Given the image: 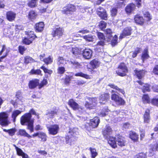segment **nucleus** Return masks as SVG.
Masks as SVG:
<instances>
[{"mask_svg": "<svg viewBox=\"0 0 158 158\" xmlns=\"http://www.w3.org/2000/svg\"><path fill=\"white\" fill-rule=\"evenodd\" d=\"M108 86H110L111 88L117 90L119 92L123 94H125V91L123 89L119 88L117 86L114 84L108 85Z\"/></svg>", "mask_w": 158, "mask_h": 158, "instance_id": "obj_33", "label": "nucleus"}, {"mask_svg": "<svg viewBox=\"0 0 158 158\" xmlns=\"http://www.w3.org/2000/svg\"><path fill=\"white\" fill-rule=\"evenodd\" d=\"M83 38L86 41L89 42H92L93 41L94 39V36L90 35H88L83 36Z\"/></svg>", "mask_w": 158, "mask_h": 158, "instance_id": "obj_44", "label": "nucleus"}, {"mask_svg": "<svg viewBox=\"0 0 158 158\" xmlns=\"http://www.w3.org/2000/svg\"><path fill=\"white\" fill-rule=\"evenodd\" d=\"M21 113V112L19 110H16L13 112L12 117L13 119L14 122H15L16 117Z\"/></svg>", "mask_w": 158, "mask_h": 158, "instance_id": "obj_47", "label": "nucleus"}, {"mask_svg": "<svg viewBox=\"0 0 158 158\" xmlns=\"http://www.w3.org/2000/svg\"><path fill=\"white\" fill-rule=\"evenodd\" d=\"M14 146L15 147L17 154L18 155L21 156L23 154L24 152H23L22 150L21 149L19 148L15 145H14Z\"/></svg>", "mask_w": 158, "mask_h": 158, "instance_id": "obj_57", "label": "nucleus"}, {"mask_svg": "<svg viewBox=\"0 0 158 158\" xmlns=\"http://www.w3.org/2000/svg\"><path fill=\"white\" fill-rule=\"evenodd\" d=\"M71 52L75 56L77 55L80 53V50L77 47L72 48Z\"/></svg>", "mask_w": 158, "mask_h": 158, "instance_id": "obj_46", "label": "nucleus"}, {"mask_svg": "<svg viewBox=\"0 0 158 158\" xmlns=\"http://www.w3.org/2000/svg\"><path fill=\"white\" fill-rule=\"evenodd\" d=\"M142 101L144 104L149 103L150 102V100L148 95L144 94L142 96Z\"/></svg>", "mask_w": 158, "mask_h": 158, "instance_id": "obj_34", "label": "nucleus"}, {"mask_svg": "<svg viewBox=\"0 0 158 158\" xmlns=\"http://www.w3.org/2000/svg\"><path fill=\"white\" fill-rule=\"evenodd\" d=\"M68 104L74 110H78L80 111L83 109V107L79 106L73 99H71L69 101Z\"/></svg>", "mask_w": 158, "mask_h": 158, "instance_id": "obj_10", "label": "nucleus"}, {"mask_svg": "<svg viewBox=\"0 0 158 158\" xmlns=\"http://www.w3.org/2000/svg\"><path fill=\"white\" fill-rule=\"evenodd\" d=\"M134 19L135 23L141 26L143 25L145 22L143 17L138 15L135 16Z\"/></svg>", "mask_w": 158, "mask_h": 158, "instance_id": "obj_12", "label": "nucleus"}, {"mask_svg": "<svg viewBox=\"0 0 158 158\" xmlns=\"http://www.w3.org/2000/svg\"><path fill=\"white\" fill-rule=\"evenodd\" d=\"M9 115L5 112L0 113V124L2 126H7L10 122L8 120Z\"/></svg>", "mask_w": 158, "mask_h": 158, "instance_id": "obj_1", "label": "nucleus"}, {"mask_svg": "<svg viewBox=\"0 0 158 158\" xmlns=\"http://www.w3.org/2000/svg\"><path fill=\"white\" fill-rule=\"evenodd\" d=\"M6 15L8 20L12 22L14 20L16 17V14L11 11H9L6 13Z\"/></svg>", "mask_w": 158, "mask_h": 158, "instance_id": "obj_19", "label": "nucleus"}, {"mask_svg": "<svg viewBox=\"0 0 158 158\" xmlns=\"http://www.w3.org/2000/svg\"><path fill=\"white\" fill-rule=\"evenodd\" d=\"M35 62V60L29 56H27L24 57V63L26 64L33 63Z\"/></svg>", "mask_w": 158, "mask_h": 158, "instance_id": "obj_38", "label": "nucleus"}, {"mask_svg": "<svg viewBox=\"0 0 158 158\" xmlns=\"http://www.w3.org/2000/svg\"><path fill=\"white\" fill-rule=\"evenodd\" d=\"M92 51L90 49H85L83 53V57L86 59H89L91 58Z\"/></svg>", "mask_w": 158, "mask_h": 158, "instance_id": "obj_13", "label": "nucleus"}, {"mask_svg": "<svg viewBox=\"0 0 158 158\" xmlns=\"http://www.w3.org/2000/svg\"><path fill=\"white\" fill-rule=\"evenodd\" d=\"M152 73L158 75V65H156L154 67Z\"/></svg>", "mask_w": 158, "mask_h": 158, "instance_id": "obj_64", "label": "nucleus"}, {"mask_svg": "<svg viewBox=\"0 0 158 158\" xmlns=\"http://www.w3.org/2000/svg\"><path fill=\"white\" fill-rule=\"evenodd\" d=\"M100 64V62L98 60L96 59L93 60L89 63V65L91 67H89V65L87 66L88 70L90 72H92L93 69L98 67Z\"/></svg>", "mask_w": 158, "mask_h": 158, "instance_id": "obj_9", "label": "nucleus"}, {"mask_svg": "<svg viewBox=\"0 0 158 158\" xmlns=\"http://www.w3.org/2000/svg\"><path fill=\"white\" fill-rule=\"evenodd\" d=\"M78 130L77 128H74L72 130H71L69 131V132L71 133V134L72 135L75 136L76 135H77L78 133Z\"/></svg>", "mask_w": 158, "mask_h": 158, "instance_id": "obj_59", "label": "nucleus"}, {"mask_svg": "<svg viewBox=\"0 0 158 158\" xmlns=\"http://www.w3.org/2000/svg\"><path fill=\"white\" fill-rule=\"evenodd\" d=\"M140 85L142 86L140 87V88L142 89L143 92H149L150 91V89L149 85L148 84H144L140 80L137 81Z\"/></svg>", "mask_w": 158, "mask_h": 158, "instance_id": "obj_14", "label": "nucleus"}, {"mask_svg": "<svg viewBox=\"0 0 158 158\" xmlns=\"http://www.w3.org/2000/svg\"><path fill=\"white\" fill-rule=\"evenodd\" d=\"M149 56L148 54V48H146L144 50L142 54L141 58L143 62L144 60L148 58Z\"/></svg>", "mask_w": 158, "mask_h": 158, "instance_id": "obj_30", "label": "nucleus"}, {"mask_svg": "<svg viewBox=\"0 0 158 158\" xmlns=\"http://www.w3.org/2000/svg\"><path fill=\"white\" fill-rule=\"evenodd\" d=\"M34 32L32 31L27 32V34L28 35V38H25L23 40V43L27 45H29L32 43L33 40L36 37V36L34 34Z\"/></svg>", "mask_w": 158, "mask_h": 158, "instance_id": "obj_5", "label": "nucleus"}, {"mask_svg": "<svg viewBox=\"0 0 158 158\" xmlns=\"http://www.w3.org/2000/svg\"><path fill=\"white\" fill-rule=\"evenodd\" d=\"M19 134L26 137L29 139L32 138V136L28 134L25 130L23 129H20L19 131Z\"/></svg>", "mask_w": 158, "mask_h": 158, "instance_id": "obj_31", "label": "nucleus"}, {"mask_svg": "<svg viewBox=\"0 0 158 158\" xmlns=\"http://www.w3.org/2000/svg\"><path fill=\"white\" fill-rule=\"evenodd\" d=\"M108 143L113 148H115L117 147L116 140L114 137L110 136L108 139Z\"/></svg>", "mask_w": 158, "mask_h": 158, "instance_id": "obj_21", "label": "nucleus"}, {"mask_svg": "<svg viewBox=\"0 0 158 158\" xmlns=\"http://www.w3.org/2000/svg\"><path fill=\"white\" fill-rule=\"evenodd\" d=\"M145 22L150 21L152 19V15L148 12H143Z\"/></svg>", "mask_w": 158, "mask_h": 158, "instance_id": "obj_27", "label": "nucleus"}, {"mask_svg": "<svg viewBox=\"0 0 158 158\" xmlns=\"http://www.w3.org/2000/svg\"><path fill=\"white\" fill-rule=\"evenodd\" d=\"M116 141L118 146L123 147L126 144V140L125 138L121 136L118 137Z\"/></svg>", "mask_w": 158, "mask_h": 158, "instance_id": "obj_20", "label": "nucleus"}, {"mask_svg": "<svg viewBox=\"0 0 158 158\" xmlns=\"http://www.w3.org/2000/svg\"><path fill=\"white\" fill-rule=\"evenodd\" d=\"M39 80L38 79H35L29 81V87L31 89H34L37 86L39 85Z\"/></svg>", "mask_w": 158, "mask_h": 158, "instance_id": "obj_18", "label": "nucleus"}, {"mask_svg": "<svg viewBox=\"0 0 158 158\" xmlns=\"http://www.w3.org/2000/svg\"><path fill=\"white\" fill-rule=\"evenodd\" d=\"M135 8V5L133 3H131L128 5L126 7L125 10L127 13H130L134 10Z\"/></svg>", "mask_w": 158, "mask_h": 158, "instance_id": "obj_26", "label": "nucleus"}, {"mask_svg": "<svg viewBox=\"0 0 158 158\" xmlns=\"http://www.w3.org/2000/svg\"><path fill=\"white\" fill-rule=\"evenodd\" d=\"M39 137L41 138L43 141H45L47 140V136L46 134L43 132H40L39 134Z\"/></svg>", "mask_w": 158, "mask_h": 158, "instance_id": "obj_52", "label": "nucleus"}, {"mask_svg": "<svg viewBox=\"0 0 158 158\" xmlns=\"http://www.w3.org/2000/svg\"><path fill=\"white\" fill-rule=\"evenodd\" d=\"M44 27V24L43 22H40L35 25V29L36 31L39 32L42 31Z\"/></svg>", "mask_w": 158, "mask_h": 158, "instance_id": "obj_28", "label": "nucleus"}, {"mask_svg": "<svg viewBox=\"0 0 158 158\" xmlns=\"http://www.w3.org/2000/svg\"><path fill=\"white\" fill-rule=\"evenodd\" d=\"M150 120L149 110L147 109L144 115V122L145 123H148L150 122Z\"/></svg>", "mask_w": 158, "mask_h": 158, "instance_id": "obj_29", "label": "nucleus"}, {"mask_svg": "<svg viewBox=\"0 0 158 158\" xmlns=\"http://www.w3.org/2000/svg\"><path fill=\"white\" fill-rule=\"evenodd\" d=\"M117 36L116 35H115L113 37V39L111 41V44L112 46H114L117 44Z\"/></svg>", "mask_w": 158, "mask_h": 158, "instance_id": "obj_61", "label": "nucleus"}, {"mask_svg": "<svg viewBox=\"0 0 158 158\" xmlns=\"http://www.w3.org/2000/svg\"><path fill=\"white\" fill-rule=\"evenodd\" d=\"M131 31V27H127L125 28L123 30L122 33L120 35L119 39H122L125 36L130 35Z\"/></svg>", "mask_w": 158, "mask_h": 158, "instance_id": "obj_17", "label": "nucleus"}, {"mask_svg": "<svg viewBox=\"0 0 158 158\" xmlns=\"http://www.w3.org/2000/svg\"><path fill=\"white\" fill-rule=\"evenodd\" d=\"M43 61L46 64H51L52 62V58L51 56H49L48 58L43 60Z\"/></svg>", "mask_w": 158, "mask_h": 158, "instance_id": "obj_49", "label": "nucleus"}, {"mask_svg": "<svg viewBox=\"0 0 158 158\" xmlns=\"http://www.w3.org/2000/svg\"><path fill=\"white\" fill-rule=\"evenodd\" d=\"M33 123L34 120H33L27 123V129L30 130L31 133L34 131Z\"/></svg>", "mask_w": 158, "mask_h": 158, "instance_id": "obj_43", "label": "nucleus"}, {"mask_svg": "<svg viewBox=\"0 0 158 158\" xmlns=\"http://www.w3.org/2000/svg\"><path fill=\"white\" fill-rule=\"evenodd\" d=\"M110 98L109 94H105L101 95L100 97L99 102L101 104H105L108 100Z\"/></svg>", "mask_w": 158, "mask_h": 158, "instance_id": "obj_16", "label": "nucleus"}, {"mask_svg": "<svg viewBox=\"0 0 158 158\" xmlns=\"http://www.w3.org/2000/svg\"><path fill=\"white\" fill-rule=\"evenodd\" d=\"M129 137L134 142L138 141L139 139V135L133 131H130L129 133Z\"/></svg>", "mask_w": 158, "mask_h": 158, "instance_id": "obj_24", "label": "nucleus"}, {"mask_svg": "<svg viewBox=\"0 0 158 158\" xmlns=\"http://www.w3.org/2000/svg\"><path fill=\"white\" fill-rule=\"evenodd\" d=\"M26 50V49L24 46H19V52L22 55L23 54L24 52Z\"/></svg>", "mask_w": 158, "mask_h": 158, "instance_id": "obj_63", "label": "nucleus"}, {"mask_svg": "<svg viewBox=\"0 0 158 158\" xmlns=\"http://www.w3.org/2000/svg\"><path fill=\"white\" fill-rule=\"evenodd\" d=\"M37 0H31L28 4V6L31 7H34L36 6Z\"/></svg>", "mask_w": 158, "mask_h": 158, "instance_id": "obj_45", "label": "nucleus"}, {"mask_svg": "<svg viewBox=\"0 0 158 158\" xmlns=\"http://www.w3.org/2000/svg\"><path fill=\"white\" fill-rule=\"evenodd\" d=\"M31 115L30 113H27L21 116L20 118V122L23 125H27V123L33 120L31 119Z\"/></svg>", "mask_w": 158, "mask_h": 158, "instance_id": "obj_4", "label": "nucleus"}, {"mask_svg": "<svg viewBox=\"0 0 158 158\" xmlns=\"http://www.w3.org/2000/svg\"><path fill=\"white\" fill-rule=\"evenodd\" d=\"M48 83L47 80L45 79H44L39 84V88L40 89L41 88L43 87L44 86L46 85Z\"/></svg>", "mask_w": 158, "mask_h": 158, "instance_id": "obj_55", "label": "nucleus"}, {"mask_svg": "<svg viewBox=\"0 0 158 158\" xmlns=\"http://www.w3.org/2000/svg\"><path fill=\"white\" fill-rule=\"evenodd\" d=\"M128 69L125 64L124 63H121L116 71L117 74L119 76L124 77L126 75Z\"/></svg>", "mask_w": 158, "mask_h": 158, "instance_id": "obj_3", "label": "nucleus"}, {"mask_svg": "<svg viewBox=\"0 0 158 158\" xmlns=\"http://www.w3.org/2000/svg\"><path fill=\"white\" fill-rule=\"evenodd\" d=\"M146 154L143 153H140L135 155L134 158H146Z\"/></svg>", "mask_w": 158, "mask_h": 158, "instance_id": "obj_53", "label": "nucleus"}, {"mask_svg": "<svg viewBox=\"0 0 158 158\" xmlns=\"http://www.w3.org/2000/svg\"><path fill=\"white\" fill-rule=\"evenodd\" d=\"M70 64H72L74 67L76 68H78L81 67L80 64L77 62L73 60L69 62Z\"/></svg>", "mask_w": 158, "mask_h": 158, "instance_id": "obj_50", "label": "nucleus"}, {"mask_svg": "<svg viewBox=\"0 0 158 158\" xmlns=\"http://www.w3.org/2000/svg\"><path fill=\"white\" fill-rule=\"evenodd\" d=\"M99 119L98 117H95L90 120L89 123V126L92 128L97 127L99 123Z\"/></svg>", "mask_w": 158, "mask_h": 158, "instance_id": "obj_15", "label": "nucleus"}, {"mask_svg": "<svg viewBox=\"0 0 158 158\" xmlns=\"http://www.w3.org/2000/svg\"><path fill=\"white\" fill-rule=\"evenodd\" d=\"M36 14L34 11H31L29 14V18L31 19H34L35 18Z\"/></svg>", "mask_w": 158, "mask_h": 158, "instance_id": "obj_51", "label": "nucleus"}, {"mask_svg": "<svg viewBox=\"0 0 158 158\" xmlns=\"http://www.w3.org/2000/svg\"><path fill=\"white\" fill-rule=\"evenodd\" d=\"M76 9L75 6L72 5H69L63 8L62 12L66 14H70L75 11Z\"/></svg>", "mask_w": 158, "mask_h": 158, "instance_id": "obj_7", "label": "nucleus"}, {"mask_svg": "<svg viewBox=\"0 0 158 158\" xmlns=\"http://www.w3.org/2000/svg\"><path fill=\"white\" fill-rule=\"evenodd\" d=\"M98 15L102 19L106 20L107 18V15L105 10L102 7H99L97 9Z\"/></svg>", "mask_w": 158, "mask_h": 158, "instance_id": "obj_11", "label": "nucleus"}, {"mask_svg": "<svg viewBox=\"0 0 158 158\" xmlns=\"http://www.w3.org/2000/svg\"><path fill=\"white\" fill-rule=\"evenodd\" d=\"M111 98L118 105H123L125 102L122 98L116 94H112L111 96Z\"/></svg>", "mask_w": 158, "mask_h": 158, "instance_id": "obj_6", "label": "nucleus"}, {"mask_svg": "<svg viewBox=\"0 0 158 158\" xmlns=\"http://www.w3.org/2000/svg\"><path fill=\"white\" fill-rule=\"evenodd\" d=\"M145 71L144 70H136V74L139 79L142 78L144 76Z\"/></svg>", "mask_w": 158, "mask_h": 158, "instance_id": "obj_32", "label": "nucleus"}, {"mask_svg": "<svg viewBox=\"0 0 158 158\" xmlns=\"http://www.w3.org/2000/svg\"><path fill=\"white\" fill-rule=\"evenodd\" d=\"M112 132V130L110 127L106 125V128L103 131L102 134L106 138Z\"/></svg>", "mask_w": 158, "mask_h": 158, "instance_id": "obj_23", "label": "nucleus"}, {"mask_svg": "<svg viewBox=\"0 0 158 158\" xmlns=\"http://www.w3.org/2000/svg\"><path fill=\"white\" fill-rule=\"evenodd\" d=\"M109 110L107 107H105L102 110V111L100 113V115L101 116L103 117L105 116L108 114Z\"/></svg>", "mask_w": 158, "mask_h": 158, "instance_id": "obj_40", "label": "nucleus"}, {"mask_svg": "<svg viewBox=\"0 0 158 158\" xmlns=\"http://www.w3.org/2000/svg\"><path fill=\"white\" fill-rule=\"evenodd\" d=\"M10 48L9 47H7L5 45L2 46V48L0 52V55H1L2 54L4 56L6 57L10 52Z\"/></svg>", "mask_w": 158, "mask_h": 158, "instance_id": "obj_22", "label": "nucleus"}, {"mask_svg": "<svg viewBox=\"0 0 158 158\" xmlns=\"http://www.w3.org/2000/svg\"><path fill=\"white\" fill-rule=\"evenodd\" d=\"M64 31L62 28L59 27L56 28L53 33V36H57L58 37L61 36L63 32Z\"/></svg>", "mask_w": 158, "mask_h": 158, "instance_id": "obj_25", "label": "nucleus"}, {"mask_svg": "<svg viewBox=\"0 0 158 158\" xmlns=\"http://www.w3.org/2000/svg\"><path fill=\"white\" fill-rule=\"evenodd\" d=\"M89 150L90 152L91 157L92 158H95L98 155V153L95 149L90 148Z\"/></svg>", "mask_w": 158, "mask_h": 158, "instance_id": "obj_37", "label": "nucleus"}, {"mask_svg": "<svg viewBox=\"0 0 158 158\" xmlns=\"http://www.w3.org/2000/svg\"><path fill=\"white\" fill-rule=\"evenodd\" d=\"M40 68L43 70L45 73H48L49 74H51L52 73V70L47 69L44 66H42Z\"/></svg>", "mask_w": 158, "mask_h": 158, "instance_id": "obj_58", "label": "nucleus"}, {"mask_svg": "<svg viewBox=\"0 0 158 158\" xmlns=\"http://www.w3.org/2000/svg\"><path fill=\"white\" fill-rule=\"evenodd\" d=\"M47 129L49 134L52 135H55L58 133L59 129V127L58 125L54 124L48 127Z\"/></svg>", "mask_w": 158, "mask_h": 158, "instance_id": "obj_8", "label": "nucleus"}, {"mask_svg": "<svg viewBox=\"0 0 158 158\" xmlns=\"http://www.w3.org/2000/svg\"><path fill=\"white\" fill-rule=\"evenodd\" d=\"M72 79V76H67L66 77L64 81V84L66 86H68L70 83V81Z\"/></svg>", "mask_w": 158, "mask_h": 158, "instance_id": "obj_48", "label": "nucleus"}, {"mask_svg": "<svg viewBox=\"0 0 158 158\" xmlns=\"http://www.w3.org/2000/svg\"><path fill=\"white\" fill-rule=\"evenodd\" d=\"M66 63V60L63 57H59L57 59V64L59 66L61 64L64 65Z\"/></svg>", "mask_w": 158, "mask_h": 158, "instance_id": "obj_35", "label": "nucleus"}, {"mask_svg": "<svg viewBox=\"0 0 158 158\" xmlns=\"http://www.w3.org/2000/svg\"><path fill=\"white\" fill-rule=\"evenodd\" d=\"M97 35L100 40H105V36L103 33L100 32H98L97 33Z\"/></svg>", "mask_w": 158, "mask_h": 158, "instance_id": "obj_60", "label": "nucleus"}, {"mask_svg": "<svg viewBox=\"0 0 158 158\" xmlns=\"http://www.w3.org/2000/svg\"><path fill=\"white\" fill-rule=\"evenodd\" d=\"M75 75L76 76L82 77L86 79H90V78L89 75L84 73L82 72L76 73L75 74Z\"/></svg>", "mask_w": 158, "mask_h": 158, "instance_id": "obj_42", "label": "nucleus"}, {"mask_svg": "<svg viewBox=\"0 0 158 158\" xmlns=\"http://www.w3.org/2000/svg\"><path fill=\"white\" fill-rule=\"evenodd\" d=\"M104 40H100L95 45V48L96 49H98L102 48L105 44Z\"/></svg>", "mask_w": 158, "mask_h": 158, "instance_id": "obj_41", "label": "nucleus"}, {"mask_svg": "<svg viewBox=\"0 0 158 158\" xmlns=\"http://www.w3.org/2000/svg\"><path fill=\"white\" fill-rule=\"evenodd\" d=\"M106 23L104 21H102L100 22L99 23V26L100 28L103 30L106 27Z\"/></svg>", "mask_w": 158, "mask_h": 158, "instance_id": "obj_56", "label": "nucleus"}, {"mask_svg": "<svg viewBox=\"0 0 158 158\" xmlns=\"http://www.w3.org/2000/svg\"><path fill=\"white\" fill-rule=\"evenodd\" d=\"M141 49L139 48H138L136 49L135 51L132 53V56L133 58L135 57L137 54L140 52Z\"/></svg>", "mask_w": 158, "mask_h": 158, "instance_id": "obj_62", "label": "nucleus"}, {"mask_svg": "<svg viewBox=\"0 0 158 158\" xmlns=\"http://www.w3.org/2000/svg\"><path fill=\"white\" fill-rule=\"evenodd\" d=\"M65 71V69L63 67H59L57 69V73L60 74H63Z\"/></svg>", "mask_w": 158, "mask_h": 158, "instance_id": "obj_54", "label": "nucleus"}, {"mask_svg": "<svg viewBox=\"0 0 158 158\" xmlns=\"http://www.w3.org/2000/svg\"><path fill=\"white\" fill-rule=\"evenodd\" d=\"M29 73L30 74H35L40 75L41 76L42 75L41 74V71L40 69H36L35 70L34 69H32L29 72Z\"/></svg>", "mask_w": 158, "mask_h": 158, "instance_id": "obj_39", "label": "nucleus"}, {"mask_svg": "<svg viewBox=\"0 0 158 158\" xmlns=\"http://www.w3.org/2000/svg\"><path fill=\"white\" fill-rule=\"evenodd\" d=\"M105 32L107 34L106 37L108 38V39L107 40V41L109 42L110 41L112 38L111 34L112 33V31L110 29H107L105 31Z\"/></svg>", "mask_w": 158, "mask_h": 158, "instance_id": "obj_36", "label": "nucleus"}, {"mask_svg": "<svg viewBox=\"0 0 158 158\" xmlns=\"http://www.w3.org/2000/svg\"><path fill=\"white\" fill-rule=\"evenodd\" d=\"M89 102L86 101L85 104V106L90 109H94L98 103V98H88Z\"/></svg>", "mask_w": 158, "mask_h": 158, "instance_id": "obj_2", "label": "nucleus"}]
</instances>
